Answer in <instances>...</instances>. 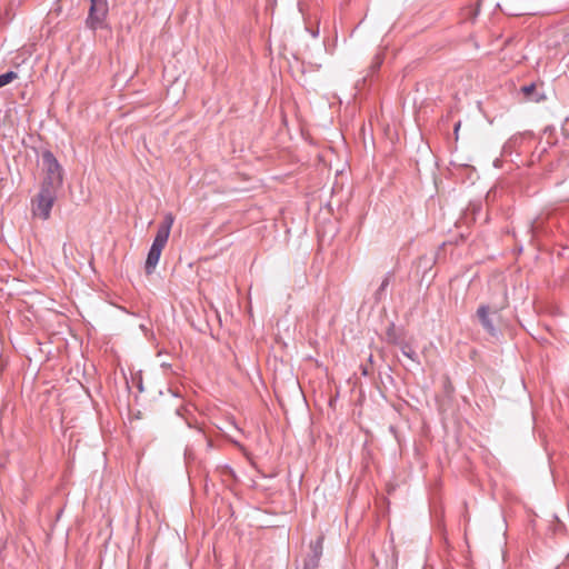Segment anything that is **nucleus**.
<instances>
[{"label":"nucleus","instance_id":"nucleus-4","mask_svg":"<svg viewBox=\"0 0 569 569\" xmlns=\"http://www.w3.org/2000/svg\"><path fill=\"white\" fill-rule=\"evenodd\" d=\"M108 14L107 0H90L89 13L86 20L87 27L97 30L102 27Z\"/></svg>","mask_w":569,"mask_h":569},{"label":"nucleus","instance_id":"nucleus-7","mask_svg":"<svg viewBox=\"0 0 569 569\" xmlns=\"http://www.w3.org/2000/svg\"><path fill=\"white\" fill-rule=\"evenodd\" d=\"M477 315L480 319V322L483 327V329L491 336H497L498 330L495 327L492 320L489 318V307L486 305H481L478 310Z\"/></svg>","mask_w":569,"mask_h":569},{"label":"nucleus","instance_id":"nucleus-2","mask_svg":"<svg viewBox=\"0 0 569 569\" xmlns=\"http://www.w3.org/2000/svg\"><path fill=\"white\" fill-rule=\"evenodd\" d=\"M42 163L46 169V178L41 187L58 191L63 183V170L54 154L46 150L42 152Z\"/></svg>","mask_w":569,"mask_h":569},{"label":"nucleus","instance_id":"nucleus-13","mask_svg":"<svg viewBox=\"0 0 569 569\" xmlns=\"http://www.w3.org/2000/svg\"><path fill=\"white\" fill-rule=\"evenodd\" d=\"M223 472H224V473H228V475H233L232 469H231V468H229V467H227V466L223 468Z\"/></svg>","mask_w":569,"mask_h":569},{"label":"nucleus","instance_id":"nucleus-9","mask_svg":"<svg viewBox=\"0 0 569 569\" xmlns=\"http://www.w3.org/2000/svg\"><path fill=\"white\" fill-rule=\"evenodd\" d=\"M390 279H391V274L387 273L375 293V298L377 301H380L383 298L385 291L387 290L388 286L390 284Z\"/></svg>","mask_w":569,"mask_h":569},{"label":"nucleus","instance_id":"nucleus-1","mask_svg":"<svg viewBox=\"0 0 569 569\" xmlns=\"http://www.w3.org/2000/svg\"><path fill=\"white\" fill-rule=\"evenodd\" d=\"M173 222L174 216L171 212L164 213L163 220L158 227L156 237L146 259L144 271L147 274H152L154 272L161 257V252L168 242Z\"/></svg>","mask_w":569,"mask_h":569},{"label":"nucleus","instance_id":"nucleus-5","mask_svg":"<svg viewBox=\"0 0 569 569\" xmlns=\"http://www.w3.org/2000/svg\"><path fill=\"white\" fill-rule=\"evenodd\" d=\"M520 92L523 94V99L528 102H541L546 100L545 92L539 91L535 82L522 86L520 88Z\"/></svg>","mask_w":569,"mask_h":569},{"label":"nucleus","instance_id":"nucleus-12","mask_svg":"<svg viewBox=\"0 0 569 569\" xmlns=\"http://www.w3.org/2000/svg\"><path fill=\"white\" fill-rule=\"evenodd\" d=\"M460 126H461V122H460V121H459V122H457V123L455 124L453 132H455V134H456V136H458V131H459V129H460Z\"/></svg>","mask_w":569,"mask_h":569},{"label":"nucleus","instance_id":"nucleus-6","mask_svg":"<svg viewBox=\"0 0 569 569\" xmlns=\"http://www.w3.org/2000/svg\"><path fill=\"white\" fill-rule=\"evenodd\" d=\"M392 331H393V327L388 330V337H389L390 341L400 348V350L405 357H407L408 359H410L413 362L419 363L418 355L413 350L412 346L405 340H398V339L393 338L392 333H391Z\"/></svg>","mask_w":569,"mask_h":569},{"label":"nucleus","instance_id":"nucleus-8","mask_svg":"<svg viewBox=\"0 0 569 569\" xmlns=\"http://www.w3.org/2000/svg\"><path fill=\"white\" fill-rule=\"evenodd\" d=\"M311 553L308 557L320 560L323 549V538L319 537L315 542L311 543Z\"/></svg>","mask_w":569,"mask_h":569},{"label":"nucleus","instance_id":"nucleus-10","mask_svg":"<svg viewBox=\"0 0 569 569\" xmlns=\"http://www.w3.org/2000/svg\"><path fill=\"white\" fill-rule=\"evenodd\" d=\"M16 79H18V73L12 70L0 74V88L9 84L10 82H12Z\"/></svg>","mask_w":569,"mask_h":569},{"label":"nucleus","instance_id":"nucleus-11","mask_svg":"<svg viewBox=\"0 0 569 569\" xmlns=\"http://www.w3.org/2000/svg\"><path fill=\"white\" fill-rule=\"evenodd\" d=\"M320 560L313 559L311 557H308L305 560L303 568L302 569H318Z\"/></svg>","mask_w":569,"mask_h":569},{"label":"nucleus","instance_id":"nucleus-3","mask_svg":"<svg viewBox=\"0 0 569 569\" xmlns=\"http://www.w3.org/2000/svg\"><path fill=\"white\" fill-rule=\"evenodd\" d=\"M57 199V191L41 187L40 191L32 200V213L42 220H48L51 214V209Z\"/></svg>","mask_w":569,"mask_h":569}]
</instances>
